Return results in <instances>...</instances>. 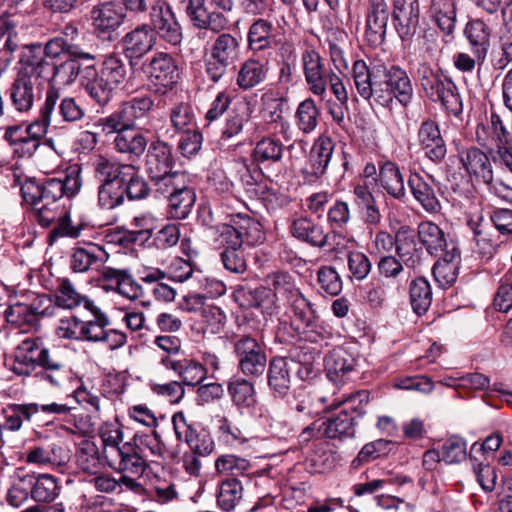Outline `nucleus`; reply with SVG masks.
<instances>
[{
	"label": "nucleus",
	"mask_w": 512,
	"mask_h": 512,
	"mask_svg": "<svg viewBox=\"0 0 512 512\" xmlns=\"http://www.w3.org/2000/svg\"><path fill=\"white\" fill-rule=\"evenodd\" d=\"M151 28L165 42L177 46L182 42L183 32L175 13L167 3L157 4L150 12Z\"/></svg>",
	"instance_id": "18"
},
{
	"label": "nucleus",
	"mask_w": 512,
	"mask_h": 512,
	"mask_svg": "<svg viewBox=\"0 0 512 512\" xmlns=\"http://www.w3.org/2000/svg\"><path fill=\"white\" fill-rule=\"evenodd\" d=\"M394 26L402 41H409L415 35L420 20L418 0H394L392 13Z\"/></svg>",
	"instance_id": "19"
},
{
	"label": "nucleus",
	"mask_w": 512,
	"mask_h": 512,
	"mask_svg": "<svg viewBox=\"0 0 512 512\" xmlns=\"http://www.w3.org/2000/svg\"><path fill=\"white\" fill-rule=\"evenodd\" d=\"M134 128H123L116 130V137L113 141L114 148L119 153L129 154L131 157H141L148 145L146 137L134 132Z\"/></svg>",
	"instance_id": "46"
},
{
	"label": "nucleus",
	"mask_w": 512,
	"mask_h": 512,
	"mask_svg": "<svg viewBox=\"0 0 512 512\" xmlns=\"http://www.w3.org/2000/svg\"><path fill=\"white\" fill-rule=\"evenodd\" d=\"M4 139L13 149V155L18 158H31L39 148L37 142L24 134L22 126H8L4 133Z\"/></svg>",
	"instance_id": "51"
},
{
	"label": "nucleus",
	"mask_w": 512,
	"mask_h": 512,
	"mask_svg": "<svg viewBox=\"0 0 512 512\" xmlns=\"http://www.w3.org/2000/svg\"><path fill=\"white\" fill-rule=\"evenodd\" d=\"M126 75L123 59L117 54H110L103 61L100 72L94 65L83 68L81 85L98 105L106 106L112 100L115 90L125 82Z\"/></svg>",
	"instance_id": "1"
},
{
	"label": "nucleus",
	"mask_w": 512,
	"mask_h": 512,
	"mask_svg": "<svg viewBox=\"0 0 512 512\" xmlns=\"http://www.w3.org/2000/svg\"><path fill=\"white\" fill-rule=\"evenodd\" d=\"M266 79L265 65L257 59L245 60L237 74V85L242 90H250Z\"/></svg>",
	"instance_id": "54"
},
{
	"label": "nucleus",
	"mask_w": 512,
	"mask_h": 512,
	"mask_svg": "<svg viewBox=\"0 0 512 512\" xmlns=\"http://www.w3.org/2000/svg\"><path fill=\"white\" fill-rule=\"evenodd\" d=\"M430 13L433 20L445 34L453 33L456 24V4L454 0H432Z\"/></svg>",
	"instance_id": "53"
},
{
	"label": "nucleus",
	"mask_w": 512,
	"mask_h": 512,
	"mask_svg": "<svg viewBox=\"0 0 512 512\" xmlns=\"http://www.w3.org/2000/svg\"><path fill=\"white\" fill-rule=\"evenodd\" d=\"M408 186L415 200L429 213H437L441 209L433 186L420 174L411 173Z\"/></svg>",
	"instance_id": "42"
},
{
	"label": "nucleus",
	"mask_w": 512,
	"mask_h": 512,
	"mask_svg": "<svg viewBox=\"0 0 512 512\" xmlns=\"http://www.w3.org/2000/svg\"><path fill=\"white\" fill-rule=\"evenodd\" d=\"M80 58L69 56L66 60L60 63H53L50 65V70L46 68L39 69L38 76L41 81L52 83L54 85H71L75 82L80 74L81 66L78 62Z\"/></svg>",
	"instance_id": "34"
},
{
	"label": "nucleus",
	"mask_w": 512,
	"mask_h": 512,
	"mask_svg": "<svg viewBox=\"0 0 512 512\" xmlns=\"http://www.w3.org/2000/svg\"><path fill=\"white\" fill-rule=\"evenodd\" d=\"M417 141L425 157L434 163H440L447 154V146L438 123L432 119L421 122L417 131Z\"/></svg>",
	"instance_id": "20"
},
{
	"label": "nucleus",
	"mask_w": 512,
	"mask_h": 512,
	"mask_svg": "<svg viewBox=\"0 0 512 512\" xmlns=\"http://www.w3.org/2000/svg\"><path fill=\"white\" fill-rule=\"evenodd\" d=\"M324 435L329 439L344 440L355 436V418L346 410L322 422Z\"/></svg>",
	"instance_id": "49"
},
{
	"label": "nucleus",
	"mask_w": 512,
	"mask_h": 512,
	"mask_svg": "<svg viewBox=\"0 0 512 512\" xmlns=\"http://www.w3.org/2000/svg\"><path fill=\"white\" fill-rule=\"evenodd\" d=\"M417 79L426 96L433 102H440L450 113L462 112V100L458 88L452 79L441 70H434L428 63H419L416 70Z\"/></svg>",
	"instance_id": "3"
},
{
	"label": "nucleus",
	"mask_w": 512,
	"mask_h": 512,
	"mask_svg": "<svg viewBox=\"0 0 512 512\" xmlns=\"http://www.w3.org/2000/svg\"><path fill=\"white\" fill-rule=\"evenodd\" d=\"M155 192L167 199L168 212L174 219H185L196 201L195 191L189 185L186 173L176 175L172 181L156 189Z\"/></svg>",
	"instance_id": "12"
},
{
	"label": "nucleus",
	"mask_w": 512,
	"mask_h": 512,
	"mask_svg": "<svg viewBox=\"0 0 512 512\" xmlns=\"http://www.w3.org/2000/svg\"><path fill=\"white\" fill-rule=\"evenodd\" d=\"M277 42V28L264 18L252 22L247 32V48L253 53H261L272 49Z\"/></svg>",
	"instance_id": "32"
},
{
	"label": "nucleus",
	"mask_w": 512,
	"mask_h": 512,
	"mask_svg": "<svg viewBox=\"0 0 512 512\" xmlns=\"http://www.w3.org/2000/svg\"><path fill=\"white\" fill-rule=\"evenodd\" d=\"M23 197L26 202L32 205L38 223L42 227H49L66 210L59 202L34 199L33 196H29L26 193H23Z\"/></svg>",
	"instance_id": "55"
},
{
	"label": "nucleus",
	"mask_w": 512,
	"mask_h": 512,
	"mask_svg": "<svg viewBox=\"0 0 512 512\" xmlns=\"http://www.w3.org/2000/svg\"><path fill=\"white\" fill-rule=\"evenodd\" d=\"M86 302L92 301L86 296L81 295L69 279H58V287L55 292V304L58 307L73 309L83 304L86 309Z\"/></svg>",
	"instance_id": "57"
},
{
	"label": "nucleus",
	"mask_w": 512,
	"mask_h": 512,
	"mask_svg": "<svg viewBox=\"0 0 512 512\" xmlns=\"http://www.w3.org/2000/svg\"><path fill=\"white\" fill-rule=\"evenodd\" d=\"M292 311L301 325L296 327L300 337L311 343H319L327 338L329 332L318 323V316H313L312 312L305 309L302 299L292 298Z\"/></svg>",
	"instance_id": "28"
},
{
	"label": "nucleus",
	"mask_w": 512,
	"mask_h": 512,
	"mask_svg": "<svg viewBox=\"0 0 512 512\" xmlns=\"http://www.w3.org/2000/svg\"><path fill=\"white\" fill-rule=\"evenodd\" d=\"M290 232L297 240L319 249L331 246V237L337 236L336 233H327L322 224L303 216L293 220Z\"/></svg>",
	"instance_id": "23"
},
{
	"label": "nucleus",
	"mask_w": 512,
	"mask_h": 512,
	"mask_svg": "<svg viewBox=\"0 0 512 512\" xmlns=\"http://www.w3.org/2000/svg\"><path fill=\"white\" fill-rule=\"evenodd\" d=\"M156 40V35L150 25L143 24L136 27L122 38L125 56L130 61L141 58L153 49Z\"/></svg>",
	"instance_id": "29"
},
{
	"label": "nucleus",
	"mask_w": 512,
	"mask_h": 512,
	"mask_svg": "<svg viewBox=\"0 0 512 512\" xmlns=\"http://www.w3.org/2000/svg\"><path fill=\"white\" fill-rule=\"evenodd\" d=\"M22 193L33 196L34 199L59 202L65 196L61 178H51L42 185L30 184L22 188Z\"/></svg>",
	"instance_id": "61"
},
{
	"label": "nucleus",
	"mask_w": 512,
	"mask_h": 512,
	"mask_svg": "<svg viewBox=\"0 0 512 512\" xmlns=\"http://www.w3.org/2000/svg\"><path fill=\"white\" fill-rule=\"evenodd\" d=\"M389 19L390 10L385 0H368L364 37L371 47L384 43Z\"/></svg>",
	"instance_id": "17"
},
{
	"label": "nucleus",
	"mask_w": 512,
	"mask_h": 512,
	"mask_svg": "<svg viewBox=\"0 0 512 512\" xmlns=\"http://www.w3.org/2000/svg\"><path fill=\"white\" fill-rule=\"evenodd\" d=\"M86 310H88L92 319L82 321L80 326L81 340L88 342H102L106 328L110 321L107 315L101 311L93 302H86Z\"/></svg>",
	"instance_id": "43"
},
{
	"label": "nucleus",
	"mask_w": 512,
	"mask_h": 512,
	"mask_svg": "<svg viewBox=\"0 0 512 512\" xmlns=\"http://www.w3.org/2000/svg\"><path fill=\"white\" fill-rule=\"evenodd\" d=\"M102 277L105 281L109 282L119 294L129 299H137L144 294L141 285L133 279L127 270L104 267Z\"/></svg>",
	"instance_id": "41"
},
{
	"label": "nucleus",
	"mask_w": 512,
	"mask_h": 512,
	"mask_svg": "<svg viewBox=\"0 0 512 512\" xmlns=\"http://www.w3.org/2000/svg\"><path fill=\"white\" fill-rule=\"evenodd\" d=\"M467 453V442L460 436L447 438L442 445V460L447 464H458L464 461Z\"/></svg>",
	"instance_id": "64"
},
{
	"label": "nucleus",
	"mask_w": 512,
	"mask_h": 512,
	"mask_svg": "<svg viewBox=\"0 0 512 512\" xmlns=\"http://www.w3.org/2000/svg\"><path fill=\"white\" fill-rule=\"evenodd\" d=\"M142 71L150 90L159 95L171 91L180 79L178 62L167 52H156L146 58Z\"/></svg>",
	"instance_id": "8"
},
{
	"label": "nucleus",
	"mask_w": 512,
	"mask_h": 512,
	"mask_svg": "<svg viewBox=\"0 0 512 512\" xmlns=\"http://www.w3.org/2000/svg\"><path fill=\"white\" fill-rule=\"evenodd\" d=\"M409 292L414 312L418 315L425 313L432 302V290L429 282L425 278L419 277L411 282Z\"/></svg>",
	"instance_id": "59"
},
{
	"label": "nucleus",
	"mask_w": 512,
	"mask_h": 512,
	"mask_svg": "<svg viewBox=\"0 0 512 512\" xmlns=\"http://www.w3.org/2000/svg\"><path fill=\"white\" fill-rule=\"evenodd\" d=\"M395 251L399 260L409 270H416L422 262V248L417 247L416 233L408 225L399 227L395 234Z\"/></svg>",
	"instance_id": "27"
},
{
	"label": "nucleus",
	"mask_w": 512,
	"mask_h": 512,
	"mask_svg": "<svg viewBox=\"0 0 512 512\" xmlns=\"http://www.w3.org/2000/svg\"><path fill=\"white\" fill-rule=\"evenodd\" d=\"M285 146L279 139L264 137L259 140L253 151L252 159L259 169L268 170L273 164H279L282 161Z\"/></svg>",
	"instance_id": "39"
},
{
	"label": "nucleus",
	"mask_w": 512,
	"mask_h": 512,
	"mask_svg": "<svg viewBox=\"0 0 512 512\" xmlns=\"http://www.w3.org/2000/svg\"><path fill=\"white\" fill-rule=\"evenodd\" d=\"M318 354L314 352H304L293 357H273L268 366L267 381L270 390L275 397H285L292 384L293 376L305 381L315 376L313 361Z\"/></svg>",
	"instance_id": "2"
},
{
	"label": "nucleus",
	"mask_w": 512,
	"mask_h": 512,
	"mask_svg": "<svg viewBox=\"0 0 512 512\" xmlns=\"http://www.w3.org/2000/svg\"><path fill=\"white\" fill-rule=\"evenodd\" d=\"M146 462L147 460L130 441L122 444L114 458L108 460L109 465L114 469L133 475H142L147 467Z\"/></svg>",
	"instance_id": "37"
},
{
	"label": "nucleus",
	"mask_w": 512,
	"mask_h": 512,
	"mask_svg": "<svg viewBox=\"0 0 512 512\" xmlns=\"http://www.w3.org/2000/svg\"><path fill=\"white\" fill-rule=\"evenodd\" d=\"M160 363L166 369L177 373L182 383L188 386H197L206 378L205 367L192 359L184 357L179 360L161 359Z\"/></svg>",
	"instance_id": "40"
},
{
	"label": "nucleus",
	"mask_w": 512,
	"mask_h": 512,
	"mask_svg": "<svg viewBox=\"0 0 512 512\" xmlns=\"http://www.w3.org/2000/svg\"><path fill=\"white\" fill-rule=\"evenodd\" d=\"M250 119L251 115L248 107L241 106L233 109L221 130L220 141L236 140Z\"/></svg>",
	"instance_id": "58"
},
{
	"label": "nucleus",
	"mask_w": 512,
	"mask_h": 512,
	"mask_svg": "<svg viewBox=\"0 0 512 512\" xmlns=\"http://www.w3.org/2000/svg\"><path fill=\"white\" fill-rule=\"evenodd\" d=\"M213 243L219 250L242 248V240L233 222L223 223L213 227Z\"/></svg>",
	"instance_id": "63"
},
{
	"label": "nucleus",
	"mask_w": 512,
	"mask_h": 512,
	"mask_svg": "<svg viewBox=\"0 0 512 512\" xmlns=\"http://www.w3.org/2000/svg\"><path fill=\"white\" fill-rule=\"evenodd\" d=\"M460 161L470 176L492 186L493 170L488 155L477 147H470L460 152Z\"/></svg>",
	"instance_id": "31"
},
{
	"label": "nucleus",
	"mask_w": 512,
	"mask_h": 512,
	"mask_svg": "<svg viewBox=\"0 0 512 512\" xmlns=\"http://www.w3.org/2000/svg\"><path fill=\"white\" fill-rule=\"evenodd\" d=\"M228 394L238 409H251L257 403L254 384L245 378L233 377L227 384Z\"/></svg>",
	"instance_id": "47"
},
{
	"label": "nucleus",
	"mask_w": 512,
	"mask_h": 512,
	"mask_svg": "<svg viewBox=\"0 0 512 512\" xmlns=\"http://www.w3.org/2000/svg\"><path fill=\"white\" fill-rule=\"evenodd\" d=\"M335 144L330 137H319L309 153V167L303 171L306 178H319L325 174L331 161Z\"/></svg>",
	"instance_id": "33"
},
{
	"label": "nucleus",
	"mask_w": 512,
	"mask_h": 512,
	"mask_svg": "<svg viewBox=\"0 0 512 512\" xmlns=\"http://www.w3.org/2000/svg\"><path fill=\"white\" fill-rule=\"evenodd\" d=\"M378 180L380 186L396 200L406 196L403 175L400 168L391 161H385L379 167Z\"/></svg>",
	"instance_id": "44"
},
{
	"label": "nucleus",
	"mask_w": 512,
	"mask_h": 512,
	"mask_svg": "<svg viewBox=\"0 0 512 512\" xmlns=\"http://www.w3.org/2000/svg\"><path fill=\"white\" fill-rule=\"evenodd\" d=\"M144 167L154 190L172 181L176 175L185 173L173 170L175 160L172 154V146L160 137H157L148 146Z\"/></svg>",
	"instance_id": "9"
},
{
	"label": "nucleus",
	"mask_w": 512,
	"mask_h": 512,
	"mask_svg": "<svg viewBox=\"0 0 512 512\" xmlns=\"http://www.w3.org/2000/svg\"><path fill=\"white\" fill-rule=\"evenodd\" d=\"M265 286L256 288L253 291L254 303L256 308L264 307V298L272 297L290 300L297 293L293 277L284 271H276L265 276L263 279Z\"/></svg>",
	"instance_id": "16"
},
{
	"label": "nucleus",
	"mask_w": 512,
	"mask_h": 512,
	"mask_svg": "<svg viewBox=\"0 0 512 512\" xmlns=\"http://www.w3.org/2000/svg\"><path fill=\"white\" fill-rule=\"evenodd\" d=\"M243 497L242 483L235 477L222 481L217 492V505L223 511H232Z\"/></svg>",
	"instance_id": "56"
},
{
	"label": "nucleus",
	"mask_w": 512,
	"mask_h": 512,
	"mask_svg": "<svg viewBox=\"0 0 512 512\" xmlns=\"http://www.w3.org/2000/svg\"><path fill=\"white\" fill-rule=\"evenodd\" d=\"M382 64L368 66L362 60H355L351 69V79L359 96L371 105L391 108L390 92L384 88Z\"/></svg>",
	"instance_id": "5"
},
{
	"label": "nucleus",
	"mask_w": 512,
	"mask_h": 512,
	"mask_svg": "<svg viewBox=\"0 0 512 512\" xmlns=\"http://www.w3.org/2000/svg\"><path fill=\"white\" fill-rule=\"evenodd\" d=\"M235 66L210 54L204 56L205 77L214 84L228 83Z\"/></svg>",
	"instance_id": "60"
},
{
	"label": "nucleus",
	"mask_w": 512,
	"mask_h": 512,
	"mask_svg": "<svg viewBox=\"0 0 512 512\" xmlns=\"http://www.w3.org/2000/svg\"><path fill=\"white\" fill-rule=\"evenodd\" d=\"M319 111L312 98H306L297 107L295 119L300 131L305 134L312 132L318 125Z\"/></svg>",
	"instance_id": "62"
},
{
	"label": "nucleus",
	"mask_w": 512,
	"mask_h": 512,
	"mask_svg": "<svg viewBox=\"0 0 512 512\" xmlns=\"http://www.w3.org/2000/svg\"><path fill=\"white\" fill-rule=\"evenodd\" d=\"M492 126L498 141L492 160L494 163L500 162L512 172V137L498 115H492Z\"/></svg>",
	"instance_id": "50"
},
{
	"label": "nucleus",
	"mask_w": 512,
	"mask_h": 512,
	"mask_svg": "<svg viewBox=\"0 0 512 512\" xmlns=\"http://www.w3.org/2000/svg\"><path fill=\"white\" fill-rule=\"evenodd\" d=\"M207 53L235 66L240 57V42L230 33H220L213 40Z\"/></svg>",
	"instance_id": "52"
},
{
	"label": "nucleus",
	"mask_w": 512,
	"mask_h": 512,
	"mask_svg": "<svg viewBox=\"0 0 512 512\" xmlns=\"http://www.w3.org/2000/svg\"><path fill=\"white\" fill-rule=\"evenodd\" d=\"M66 53L74 58H83L92 61L94 56L84 52L78 45L69 43L64 37L58 36L49 39L45 44L33 43L24 45L21 48L19 59L39 71L46 68L50 70V65L62 54Z\"/></svg>",
	"instance_id": "4"
},
{
	"label": "nucleus",
	"mask_w": 512,
	"mask_h": 512,
	"mask_svg": "<svg viewBox=\"0 0 512 512\" xmlns=\"http://www.w3.org/2000/svg\"><path fill=\"white\" fill-rule=\"evenodd\" d=\"M23 484L37 503L52 502L59 494L56 478L50 474H26L23 476Z\"/></svg>",
	"instance_id": "35"
},
{
	"label": "nucleus",
	"mask_w": 512,
	"mask_h": 512,
	"mask_svg": "<svg viewBox=\"0 0 512 512\" xmlns=\"http://www.w3.org/2000/svg\"><path fill=\"white\" fill-rule=\"evenodd\" d=\"M460 265V250L454 243H451V248L443 253L432 268L434 279L440 287L444 289L449 288L456 282Z\"/></svg>",
	"instance_id": "30"
},
{
	"label": "nucleus",
	"mask_w": 512,
	"mask_h": 512,
	"mask_svg": "<svg viewBox=\"0 0 512 512\" xmlns=\"http://www.w3.org/2000/svg\"><path fill=\"white\" fill-rule=\"evenodd\" d=\"M23 362L41 367L42 370L37 373V376L54 387H60L67 378L63 359L52 353L48 348H41L36 356L25 355Z\"/></svg>",
	"instance_id": "21"
},
{
	"label": "nucleus",
	"mask_w": 512,
	"mask_h": 512,
	"mask_svg": "<svg viewBox=\"0 0 512 512\" xmlns=\"http://www.w3.org/2000/svg\"><path fill=\"white\" fill-rule=\"evenodd\" d=\"M173 429L178 441H185L190 449L197 455L207 456L214 450V441L205 429L197 430L188 424L183 412L172 416Z\"/></svg>",
	"instance_id": "15"
},
{
	"label": "nucleus",
	"mask_w": 512,
	"mask_h": 512,
	"mask_svg": "<svg viewBox=\"0 0 512 512\" xmlns=\"http://www.w3.org/2000/svg\"><path fill=\"white\" fill-rule=\"evenodd\" d=\"M464 34L471 46L473 55L479 63H483L490 46V28L483 20L472 19L466 24Z\"/></svg>",
	"instance_id": "38"
},
{
	"label": "nucleus",
	"mask_w": 512,
	"mask_h": 512,
	"mask_svg": "<svg viewBox=\"0 0 512 512\" xmlns=\"http://www.w3.org/2000/svg\"><path fill=\"white\" fill-rule=\"evenodd\" d=\"M417 236L421 245L430 255H438L451 248L443 230L433 222L423 221L418 225Z\"/></svg>",
	"instance_id": "45"
},
{
	"label": "nucleus",
	"mask_w": 512,
	"mask_h": 512,
	"mask_svg": "<svg viewBox=\"0 0 512 512\" xmlns=\"http://www.w3.org/2000/svg\"><path fill=\"white\" fill-rule=\"evenodd\" d=\"M238 369L246 377H260L266 370L267 356L259 342L250 335H243L232 342Z\"/></svg>",
	"instance_id": "13"
},
{
	"label": "nucleus",
	"mask_w": 512,
	"mask_h": 512,
	"mask_svg": "<svg viewBox=\"0 0 512 512\" xmlns=\"http://www.w3.org/2000/svg\"><path fill=\"white\" fill-rule=\"evenodd\" d=\"M109 254L105 249L95 243L85 242L83 246L72 249L70 268L76 273H85L90 269L98 270L108 260Z\"/></svg>",
	"instance_id": "26"
},
{
	"label": "nucleus",
	"mask_w": 512,
	"mask_h": 512,
	"mask_svg": "<svg viewBox=\"0 0 512 512\" xmlns=\"http://www.w3.org/2000/svg\"><path fill=\"white\" fill-rule=\"evenodd\" d=\"M181 5L194 27L222 31L227 19L221 11H230L232 0H181Z\"/></svg>",
	"instance_id": "10"
},
{
	"label": "nucleus",
	"mask_w": 512,
	"mask_h": 512,
	"mask_svg": "<svg viewBox=\"0 0 512 512\" xmlns=\"http://www.w3.org/2000/svg\"><path fill=\"white\" fill-rule=\"evenodd\" d=\"M155 106L154 99L148 94L137 95L122 102L110 115L99 118L95 126L105 134H111L123 128H135L137 122L149 117Z\"/></svg>",
	"instance_id": "6"
},
{
	"label": "nucleus",
	"mask_w": 512,
	"mask_h": 512,
	"mask_svg": "<svg viewBox=\"0 0 512 512\" xmlns=\"http://www.w3.org/2000/svg\"><path fill=\"white\" fill-rule=\"evenodd\" d=\"M384 88L390 92L391 106L395 99L407 107L413 98V86L407 72L398 65L386 66L382 64Z\"/></svg>",
	"instance_id": "22"
},
{
	"label": "nucleus",
	"mask_w": 512,
	"mask_h": 512,
	"mask_svg": "<svg viewBox=\"0 0 512 512\" xmlns=\"http://www.w3.org/2000/svg\"><path fill=\"white\" fill-rule=\"evenodd\" d=\"M302 64L305 80L310 91L317 96H323L326 93L328 77L331 72H327L320 54L307 49L302 53Z\"/></svg>",
	"instance_id": "25"
},
{
	"label": "nucleus",
	"mask_w": 512,
	"mask_h": 512,
	"mask_svg": "<svg viewBox=\"0 0 512 512\" xmlns=\"http://www.w3.org/2000/svg\"><path fill=\"white\" fill-rule=\"evenodd\" d=\"M94 172L101 184L98 188V204L102 209L112 210L124 203L125 196L120 182L117 162L99 157Z\"/></svg>",
	"instance_id": "11"
},
{
	"label": "nucleus",
	"mask_w": 512,
	"mask_h": 512,
	"mask_svg": "<svg viewBox=\"0 0 512 512\" xmlns=\"http://www.w3.org/2000/svg\"><path fill=\"white\" fill-rule=\"evenodd\" d=\"M44 82L38 71L18 60V68L8 88L12 108L19 113H28L41 100Z\"/></svg>",
	"instance_id": "7"
},
{
	"label": "nucleus",
	"mask_w": 512,
	"mask_h": 512,
	"mask_svg": "<svg viewBox=\"0 0 512 512\" xmlns=\"http://www.w3.org/2000/svg\"><path fill=\"white\" fill-rule=\"evenodd\" d=\"M231 222L236 226L239 236L242 240V245L255 246L262 244L265 240V234L263 232L262 225L260 222L248 214H235L230 215Z\"/></svg>",
	"instance_id": "48"
},
{
	"label": "nucleus",
	"mask_w": 512,
	"mask_h": 512,
	"mask_svg": "<svg viewBox=\"0 0 512 512\" xmlns=\"http://www.w3.org/2000/svg\"><path fill=\"white\" fill-rule=\"evenodd\" d=\"M356 365V359L342 347L333 349L324 358L327 378L335 384L343 383L356 374Z\"/></svg>",
	"instance_id": "24"
},
{
	"label": "nucleus",
	"mask_w": 512,
	"mask_h": 512,
	"mask_svg": "<svg viewBox=\"0 0 512 512\" xmlns=\"http://www.w3.org/2000/svg\"><path fill=\"white\" fill-rule=\"evenodd\" d=\"M117 168L125 197L129 200H141L149 195V184L139 175L134 165L117 162Z\"/></svg>",
	"instance_id": "36"
},
{
	"label": "nucleus",
	"mask_w": 512,
	"mask_h": 512,
	"mask_svg": "<svg viewBox=\"0 0 512 512\" xmlns=\"http://www.w3.org/2000/svg\"><path fill=\"white\" fill-rule=\"evenodd\" d=\"M90 15L96 34L109 41L117 38V30L124 23L126 16L121 3L116 2H106L95 6Z\"/></svg>",
	"instance_id": "14"
}]
</instances>
